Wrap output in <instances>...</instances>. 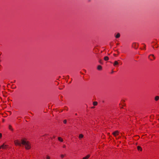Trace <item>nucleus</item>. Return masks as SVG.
Returning <instances> with one entry per match:
<instances>
[{
  "mask_svg": "<svg viewBox=\"0 0 159 159\" xmlns=\"http://www.w3.org/2000/svg\"><path fill=\"white\" fill-rule=\"evenodd\" d=\"M16 145L21 146V144L24 145L26 149H30V146L28 142L25 141V140H21V141H18V140L14 141Z\"/></svg>",
  "mask_w": 159,
  "mask_h": 159,
  "instance_id": "f257e3e1",
  "label": "nucleus"
},
{
  "mask_svg": "<svg viewBox=\"0 0 159 159\" xmlns=\"http://www.w3.org/2000/svg\"><path fill=\"white\" fill-rule=\"evenodd\" d=\"M149 59L151 61H153L155 59V57L153 54H151L148 57Z\"/></svg>",
  "mask_w": 159,
  "mask_h": 159,
  "instance_id": "f03ea898",
  "label": "nucleus"
},
{
  "mask_svg": "<svg viewBox=\"0 0 159 159\" xmlns=\"http://www.w3.org/2000/svg\"><path fill=\"white\" fill-rule=\"evenodd\" d=\"M112 134L115 137H116L119 134V131L118 130H116L112 133Z\"/></svg>",
  "mask_w": 159,
  "mask_h": 159,
  "instance_id": "7ed1b4c3",
  "label": "nucleus"
},
{
  "mask_svg": "<svg viewBox=\"0 0 159 159\" xmlns=\"http://www.w3.org/2000/svg\"><path fill=\"white\" fill-rule=\"evenodd\" d=\"M132 47L135 49H137L138 48V44L136 43H133L132 44Z\"/></svg>",
  "mask_w": 159,
  "mask_h": 159,
  "instance_id": "20e7f679",
  "label": "nucleus"
},
{
  "mask_svg": "<svg viewBox=\"0 0 159 159\" xmlns=\"http://www.w3.org/2000/svg\"><path fill=\"white\" fill-rule=\"evenodd\" d=\"M8 129H9L11 131H13V128H12V126L10 125H8Z\"/></svg>",
  "mask_w": 159,
  "mask_h": 159,
  "instance_id": "39448f33",
  "label": "nucleus"
},
{
  "mask_svg": "<svg viewBox=\"0 0 159 159\" xmlns=\"http://www.w3.org/2000/svg\"><path fill=\"white\" fill-rule=\"evenodd\" d=\"M1 146H2V148L3 149H5L7 147V145H5L4 144L2 145Z\"/></svg>",
  "mask_w": 159,
  "mask_h": 159,
  "instance_id": "423d86ee",
  "label": "nucleus"
},
{
  "mask_svg": "<svg viewBox=\"0 0 159 159\" xmlns=\"http://www.w3.org/2000/svg\"><path fill=\"white\" fill-rule=\"evenodd\" d=\"M102 69V66L101 65H98L97 67V69L98 70H101Z\"/></svg>",
  "mask_w": 159,
  "mask_h": 159,
  "instance_id": "0eeeda50",
  "label": "nucleus"
},
{
  "mask_svg": "<svg viewBox=\"0 0 159 159\" xmlns=\"http://www.w3.org/2000/svg\"><path fill=\"white\" fill-rule=\"evenodd\" d=\"M118 64L119 63H118V62L117 61H114V62L113 64V65H114V66H115L116 65H118Z\"/></svg>",
  "mask_w": 159,
  "mask_h": 159,
  "instance_id": "6e6552de",
  "label": "nucleus"
},
{
  "mask_svg": "<svg viewBox=\"0 0 159 159\" xmlns=\"http://www.w3.org/2000/svg\"><path fill=\"white\" fill-rule=\"evenodd\" d=\"M84 135L82 134H80L79 135V139H81L83 138Z\"/></svg>",
  "mask_w": 159,
  "mask_h": 159,
  "instance_id": "1a4fd4ad",
  "label": "nucleus"
},
{
  "mask_svg": "<svg viewBox=\"0 0 159 159\" xmlns=\"http://www.w3.org/2000/svg\"><path fill=\"white\" fill-rule=\"evenodd\" d=\"M90 157L89 155H87L86 156L83 158V159H88Z\"/></svg>",
  "mask_w": 159,
  "mask_h": 159,
  "instance_id": "9d476101",
  "label": "nucleus"
},
{
  "mask_svg": "<svg viewBox=\"0 0 159 159\" xmlns=\"http://www.w3.org/2000/svg\"><path fill=\"white\" fill-rule=\"evenodd\" d=\"M159 99V97L158 96H156L155 98V100L156 101H158Z\"/></svg>",
  "mask_w": 159,
  "mask_h": 159,
  "instance_id": "9b49d317",
  "label": "nucleus"
},
{
  "mask_svg": "<svg viewBox=\"0 0 159 159\" xmlns=\"http://www.w3.org/2000/svg\"><path fill=\"white\" fill-rule=\"evenodd\" d=\"M104 59L105 61H108L109 60V57L107 56H105L104 57Z\"/></svg>",
  "mask_w": 159,
  "mask_h": 159,
  "instance_id": "f8f14e48",
  "label": "nucleus"
},
{
  "mask_svg": "<svg viewBox=\"0 0 159 159\" xmlns=\"http://www.w3.org/2000/svg\"><path fill=\"white\" fill-rule=\"evenodd\" d=\"M137 149L138 150H140V151H142V148L140 146H138L137 147Z\"/></svg>",
  "mask_w": 159,
  "mask_h": 159,
  "instance_id": "ddd939ff",
  "label": "nucleus"
},
{
  "mask_svg": "<svg viewBox=\"0 0 159 159\" xmlns=\"http://www.w3.org/2000/svg\"><path fill=\"white\" fill-rule=\"evenodd\" d=\"M93 105L94 106H97L98 105V102H93Z\"/></svg>",
  "mask_w": 159,
  "mask_h": 159,
  "instance_id": "4468645a",
  "label": "nucleus"
},
{
  "mask_svg": "<svg viewBox=\"0 0 159 159\" xmlns=\"http://www.w3.org/2000/svg\"><path fill=\"white\" fill-rule=\"evenodd\" d=\"M120 34L118 33L117 34L116 36V38H118L120 37Z\"/></svg>",
  "mask_w": 159,
  "mask_h": 159,
  "instance_id": "2eb2a0df",
  "label": "nucleus"
},
{
  "mask_svg": "<svg viewBox=\"0 0 159 159\" xmlns=\"http://www.w3.org/2000/svg\"><path fill=\"white\" fill-rule=\"evenodd\" d=\"M63 122L64 124H66L67 123V121L66 120H63Z\"/></svg>",
  "mask_w": 159,
  "mask_h": 159,
  "instance_id": "dca6fc26",
  "label": "nucleus"
},
{
  "mask_svg": "<svg viewBox=\"0 0 159 159\" xmlns=\"http://www.w3.org/2000/svg\"><path fill=\"white\" fill-rule=\"evenodd\" d=\"M64 110H66V111H67L68 110V108L66 107H65L64 108Z\"/></svg>",
  "mask_w": 159,
  "mask_h": 159,
  "instance_id": "f3484780",
  "label": "nucleus"
},
{
  "mask_svg": "<svg viewBox=\"0 0 159 159\" xmlns=\"http://www.w3.org/2000/svg\"><path fill=\"white\" fill-rule=\"evenodd\" d=\"M64 157V155L63 154H61V158H63Z\"/></svg>",
  "mask_w": 159,
  "mask_h": 159,
  "instance_id": "a211bd4d",
  "label": "nucleus"
},
{
  "mask_svg": "<svg viewBox=\"0 0 159 159\" xmlns=\"http://www.w3.org/2000/svg\"><path fill=\"white\" fill-rule=\"evenodd\" d=\"M46 159H50V157L48 156H47Z\"/></svg>",
  "mask_w": 159,
  "mask_h": 159,
  "instance_id": "6ab92c4d",
  "label": "nucleus"
},
{
  "mask_svg": "<svg viewBox=\"0 0 159 159\" xmlns=\"http://www.w3.org/2000/svg\"><path fill=\"white\" fill-rule=\"evenodd\" d=\"M2 134L1 133H0V139H1L2 137Z\"/></svg>",
  "mask_w": 159,
  "mask_h": 159,
  "instance_id": "aec40b11",
  "label": "nucleus"
},
{
  "mask_svg": "<svg viewBox=\"0 0 159 159\" xmlns=\"http://www.w3.org/2000/svg\"><path fill=\"white\" fill-rule=\"evenodd\" d=\"M58 139H62L60 137H58Z\"/></svg>",
  "mask_w": 159,
  "mask_h": 159,
  "instance_id": "412c9836",
  "label": "nucleus"
},
{
  "mask_svg": "<svg viewBox=\"0 0 159 159\" xmlns=\"http://www.w3.org/2000/svg\"><path fill=\"white\" fill-rule=\"evenodd\" d=\"M136 137H137V138H137V139H139V137L138 136H136Z\"/></svg>",
  "mask_w": 159,
  "mask_h": 159,
  "instance_id": "4be33fe9",
  "label": "nucleus"
},
{
  "mask_svg": "<svg viewBox=\"0 0 159 159\" xmlns=\"http://www.w3.org/2000/svg\"><path fill=\"white\" fill-rule=\"evenodd\" d=\"M59 140L61 142H62L63 141V140L61 139Z\"/></svg>",
  "mask_w": 159,
  "mask_h": 159,
  "instance_id": "5701e85b",
  "label": "nucleus"
},
{
  "mask_svg": "<svg viewBox=\"0 0 159 159\" xmlns=\"http://www.w3.org/2000/svg\"><path fill=\"white\" fill-rule=\"evenodd\" d=\"M2 146H0V149L2 148Z\"/></svg>",
  "mask_w": 159,
  "mask_h": 159,
  "instance_id": "b1692460",
  "label": "nucleus"
},
{
  "mask_svg": "<svg viewBox=\"0 0 159 159\" xmlns=\"http://www.w3.org/2000/svg\"><path fill=\"white\" fill-rule=\"evenodd\" d=\"M75 115H76V116H77V113H75Z\"/></svg>",
  "mask_w": 159,
  "mask_h": 159,
  "instance_id": "393cba45",
  "label": "nucleus"
},
{
  "mask_svg": "<svg viewBox=\"0 0 159 159\" xmlns=\"http://www.w3.org/2000/svg\"><path fill=\"white\" fill-rule=\"evenodd\" d=\"M65 147H66V146H64V147H64V148H65Z\"/></svg>",
  "mask_w": 159,
  "mask_h": 159,
  "instance_id": "a878e982",
  "label": "nucleus"
},
{
  "mask_svg": "<svg viewBox=\"0 0 159 159\" xmlns=\"http://www.w3.org/2000/svg\"><path fill=\"white\" fill-rule=\"evenodd\" d=\"M53 138H55V137L54 136H53Z\"/></svg>",
  "mask_w": 159,
  "mask_h": 159,
  "instance_id": "bb28decb",
  "label": "nucleus"
},
{
  "mask_svg": "<svg viewBox=\"0 0 159 159\" xmlns=\"http://www.w3.org/2000/svg\"><path fill=\"white\" fill-rule=\"evenodd\" d=\"M113 71H112V73H113Z\"/></svg>",
  "mask_w": 159,
  "mask_h": 159,
  "instance_id": "cd10ccee",
  "label": "nucleus"
},
{
  "mask_svg": "<svg viewBox=\"0 0 159 159\" xmlns=\"http://www.w3.org/2000/svg\"><path fill=\"white\" fill-rule=\"evenodd\" d=\"M61 112H62V111H61Z\"/></svg>",
  "mask_w": 159,
  "mask_h": 159,
  "instance_id": "c85d7f7f",
  "label": "nucleus"
},
{
  "mask_svg": "<svg viewBox=\"0 0 159 159\" xmlns=\"http://www.w3.org/2000/svg\"><path fill=\"white\" fill-rule=\"evenodd\" d=\"M61 112H62V111H61Z\"/></svg>",
  "mask_w": 159,
  "mask_h": 159,
  "instance_id": "c756f323",
  "label": "nucleus"
}]
</instances>
